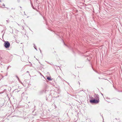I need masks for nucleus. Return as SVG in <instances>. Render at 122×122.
<instances>
[{
	"instance_id": "9d476101",
	"label": "nucleus",
	"mask_w": 122,
	"mask_h": 122,
	"mask_svg": "<svg viewBox=\"0 0 122 122\" xmlns=\"http://www.w3.org/2000/svg\"><path fill=\"white\" fill-rule=\"evenodd\" d=\"M17 1L18 2H19L20 1V0H18Z\"/></svg>"
},
{
	"instance_id": "39448f33",
	"label": "nucleus",
	"mask_w": 122,
	"mask_h": 122,
	"mask_svg": "<svg viewBox=\"0 0 122 122\" xmlns=\"http://www.w3.org/2000/svg\"><path fill=\"white\" fill-rule=\"evenodd\" d=\"M47 79L49 81H51L52 80V79H51V77L49 76H47Z\"/></svg>"
},
{
	"instance_id": "f03ea898",
	"label": "nucleus",
	"mask_w": 122,
	"mask_h": 122,
	"mask_svg": "<svg viewBox=\"0 0 122 122\" xmlns=\"http://www.w3.org/2000/svg\"><path fill=\"white\" fill-rule=\"evenodd\" d=\"M4 46L6 48H8L10 46V43L8 41H6L4 43Z\"/></svg>"
},
{
	"instance_id": "ddd939ff",
	"label": "nucleus",
	"mask_w": 122,
	"mask_h": 122,
	"mask_svg": "<svg viewBox=\"0 0 122 122\" xmlns=\"http://www.w3.org/2000/svg\"><path fill=\"white\" fill-rule=\"evenodd\" d=\"M6 21H7V22H8V20H6Z\"/></svg>"
},
{
	"instance_id": "aec40b11",
	"label": "nucleus",
	"mask_w": 122,
	"mask_h": 122,
	"mask_svg": "<svg viewBox=\"0 0 122 122\" xmlns=\"http://www.w3.org/2000/svg\"><path fill=\"white\" fill-rule=\"evenodd\" d=\"M64 45H66V44H65V43H64Z\"/></svg>"
},
{
	"instance_id": "2eb2a0df",
	"label": "nucleus",
	"mask_w": 122,
	"mask_h": 122,
	"mask_svg": "<svg viewBox=\"0 0 122 122\" xmlns=\"http://www.w3.org/2000/svg\"><path fill=\"white\" fill-rule=\"evenodd\" d=\"M29 71H27V73H29Z\"/></svg>"
},
{
	"instance_id": "5701e85b",
	"label": "nucleus",
	"mask_w": 122,
	"mask_h": 122,
	"mask_svg": "<svg viewBox=\"0 0 122 122\" xmlns=\"http://www.w3.org/2000/svg\"><path fill=\"white\" fill-rule=\"evenodd\" d=\"M91 98H93V97H91Z\"/></svg>"
},
{
	"instance_id": "9b49d317",
	"label": "nucleus",
	"mask_w": 122,
	"mask_h": 122,
	"mask_svg": "<svg viewBox=\"0 0 122 122\" xmlns=\"http://www.w3.org/2000/svg\"><path fill=\"white\" fill-rule=\"evenodd\" d=\"M58 77H59V78H61V77L60 76H58Z\"/></svg>"
},
{
	"instance_id": "20e7f679",
	"label": "nucleus",
	"mask_w": 122,
	"mask_h": 122,
	"mask_svg": "<svg viewBox=\"0 0 122 122\" xmlns=\"http://www.w3.org/2000/svg\"><path fill=\"white\" fill-rule=\"evenodd\" d=\"M46 90H42L40 91L39 92L40 94H41L43 93L44 92L46 93Z\"/></svg>"
},
{
	"instance_id": "4be33fe9",
	"label": "nucleus",
	"mask_w": 122,
	"mask_h": 122,
	"mask_svg": "<svg viewBox=\"0 0 122 122\" xmlns=\"http://www.w3.org/2000/svg\"><path fill=\"white\" fill-rule=\"evenodd\" d=\"M7 8L8 9H9V8Z\"/></svg>"
},
{
	"instance_id": "412c9836",
	"label": "nucleus",
	"mask_w": 122,
	"mask_h": 122,
	"mask_svg": "<svg viewBox=\"0 0 122 122\" xmlns=\"http://www.w3.org/2000/svg\"><path fill=\"white\" fill-rule=\"evenodd\" d=\"M9 68L8 67L7 69H8Z\"/></svg>"
},
{
	"instance_id": "a211bd4d",
	"label": "nucleus",
	"mask_w": 122,
	"mask_h": 122,
	"mask_svg": "<svg viewBox=\"0 0 122 122\" xmlns=\"http://www.w3.org/2000/svg\"><path fill=\"white\" fill-rule=\"evenodd\" d=\"M40 51L41 53V50H40Z\"/></svg>"
},
{
	"instance_id": "6ab92c4d",
	"label": "nucleus",
	"mask_w": 122,
	"mask_h": 122,
	"mask_svg": "<svg viewBox=\"0 0 122 122\" xmlns=\"http://www.w3.org/2000/svg\"><path fill=\"white\" fill-rule=\"evenodd\" d=\"M20 8H22V7H21V6H20Z\"/></svg>"
},
{
	"instance_id": "1a4fd4ad",
	"label": "nucleus",
	"mask_w": 122,
	"mask_h": 122,
	"mask_svg": "<svg viewBox=\"0 0 122 122\" xmlns=\"http://www.w3.org/2000/svg\"><path fill=\"white\" fill-rule=\"evenodd\" d=\"M15 8H11V9H12V10H15Z\"/></svg>"
},
{
	"instance_id": "b1692460",
	"label": "nucleus",
	"mask_w": 122,
	"mask_h": 122,
	"mask_svg": "<svg viewBox=\"0 0 122 122\" xmlns=\"http://www.w3.org/2000/svg\"><path fill=\"white\" fill-rule=\"evenodd\" d=\"M39 50H41L40 49V48L39 49Z\"/></svg>"
},
{
	"instance_id": "7ed1b4c3",
	"label": "nucleus",
	"mask_w": 122,
	"mask_h": 122,
	"mask_svg": "<svg viewBox=\"0 0 122 122\" xmlns=\"http://www.w3.org/2000/svg\"><path fill=\"white\" fill-rule=\"evenodd\" d=\"M94 97L95 98L94 99H96V100H99V97L98 95H97L96 94H95L94 95Z\"/></svg>"
},
{
	"instance_id": "4468645a",
	"label": "nucleus",
	"mask_w": 122,
	"mask_h": 122,
	"mask_svg": "<svg viewBox=\"0 0 122 122\" xmlns=\"http://www.w3.org/2000/svg\"><path fill=\"white\" fill-rule=\"evenodd\" d=\"M32 8H33L34 9H35V8H34V7H33V6Z\"/></svg>"
},
{
	"instance_id": "f8f14e48",
	"label": "nucleus",
	"mask_w": 122,
	"mask_h": 122,
	"mask_svg": "<svg viewBox=\"0 0 122 122\" xmlns=\"http://www.w3.org/2000/svg\"><path fill=\"white\" fill-rule=\"evenodd\" d=\"M78 83H79V85H80V82H78Z\"/></svg>"
},
{
	"instance_id": "0eeeda50",
	"label": "nucleus",
	"mask_w": 122,
	"mask_h": 122,
	"mask_svg": "<svg viewBox=\"0 0 122 122\" xmlns=\"http://www.w3.org/2000/svg\"><path fill=\"white\" fill-rule=\"evenodd\" d=\"M16 77L17 78V79H18V81H20V79H19V77H18L17 76H16Z\"/></svg>"
},
{
	"instance_id": "dca6fc26",
	"label": "nucleus",
	"mask_w": 122,
	"mask_h": 122,
	"mask_svg": "<svg viewBox=\"0 0 122 122\" xmlns=\"http://www.w3.org/2000/svg\"><path fill=\"white\" fill-rule=\"evenodd\" d=\"M102 118H103V116H102Z\"/></svg>"
},
{
	"instance_id": "f3484780",
	"label": "nucleus",
	"mask_w": 122,
	"mask_h": 122,
	"mask_svg": "<svg viewBox=\"0 0 122 122\" xmlns=\"http://www.w3.org/2000/svg\"><path fill=\"white\" fill-rule=\"evenodd\" d=\"M101 94H102V95H103V94H102V93H101Z\"/></svg>"
},
{
	"instance_id": "f257e3e1",
	"label": "nucleus",
	"mask_w": 122,
	"mask_h": 122,
	"mask_svg": "<svg viewBox=\"0 0 122 122\" xmlns=\"http://www.w3.org/2000/svg\"><path fill=\"white\" fill-rule=\"evenodd\" d=\"M90 102L92 103H95L97 104L99 103V100H96L95 99H92L90 100Z\"/></svg>"
},
{
	"instance_id": "6e6552de",
	"label": "nucleus",
	"mask_w": 122,
	"mask_h": 122,
	"mask_svg": "<svg viewBox=\"0 0 122 122\" xmlns=\"http://www.w3.org/2000/svg\"><path fill=\"white\" fill-rule=\"evenodd\" d=\"M16 77L17 78V79H18V81H20V79H19V77H18L17 76H16Z\"/></svg>"
},
{
	"instance_id": "423d86ee",
	"label": "nucleus",
	"mask_w": 122,
	"mask_h": 122,
	"mask_svg": "<svg viewBox=\"0 0 122 122\" xmlns=\"http://www.w3.org/2000/svg\"><path fill=\"white\" fill-rule=\"evenodd\" d=\"M33 44L34 45V48L37 51V50L36 48V46L35 44Z\"/></svg>"
}]
</instances>
